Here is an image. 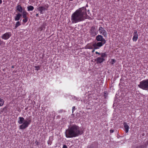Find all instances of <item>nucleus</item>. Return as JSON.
Wrapping results in <instances>:
<instances>
[{"instance_id": "obj_1", "label": "nucleus", "mask_w": 148, "mask_h": 148, "mask_svg": "<svg viewBox=\"0 0 148 148\" xmlns=\"http://www.w3.org/2000/svg\"><path fill=\"white\" fill-rule=\"evenodd\" d=\"M86 9L82 7L77 10L72 15L71 20L73 23H76L84 21L87 18Z\"/></svg>"}, {"instance_id": "obj_2", "label": "nucleus", "mask_w": 148, "mask_h": 148, "mask_svg": "<svg viewBox=\"0 0 148 148\" xmlns=\"http://www.w3.org/2000/svg\"><path fill=\"white\" fill-rule=\"evenodd\" d=\"M83 132L79 127L75 125H73L66 130V137L67 138H71L77 136L81 135Z\"/></svg>"}, {"instance_id": "obj_3", "label": "nucleus", "mask_w": 148, "mask_h": 148, "mask_svg": "<svg viewBox=\"0 0 148 148\" xmlns=\"http://www.w3.org/2000/svg\"><path fill=\"white\" fill-rule=\"evenodd\" d=\"M19 120L18 123L19 124H21L19 126L20 129L24 130L28 127L31 122V119L28 118L27 120L24 119L23 117H20L18 118Z\"/></svg>"}, {"instance_id": "obj_4", "label": "nucleus", "mask_w": 148, "mask_h": 148, "mask_svg": "<svg viewBox=\"0 0 148 148\" xmlns=\"http://www.w3.org/2000/svg\"><path fill=\"white\" fill-rule=\"evenodd\" d=\"M139 88L144 90H148V79L141 82L139 84Z\"/></svg>"}, {"instance_id": "obj_5", "label": "nucleus", "mask_w": 148, "mask_h": 148, "mask_svg": "<svg viewBox=\"0 0 148 148\" xmlns=\"http://www.w3.org/2000/svg\"><path fill=\"white\" fill-rule=\"evenodd\" d=\"M107 56V54L105 53H101V57L97 58L95 59V61L97 64L101 63L105 60L104 58Z\"/></svg>"}, {"instance_id": "obj_6", "label": "nucleus", "mask_w": 148, "mask_h": 148, "mask_svg": "<svg viewBox=\"0 0 148 148\" xmlns=\"http://www.w3.org/2000/svg\"><path fill=\"white\" fill-rule=\"evenodd\" d=\"M90 33L92 36H96L98 34V31L96 30L95 26H92L90 30Z\"/></svg>"}, {"instance_id": "obj_7", "label": "nucleus", "mask_w": 148, "mask_h": 148, "mask_svg": "<svg viewBox=\"0 0 148 148\" xmlns=\"http://www.w3.org/2000/svg\"><path fill=\"white\" fill-rule=\"evenodd\" d=\"M105 43L106 42H101L94 43L93 46L94 47H95V49H99L100 47L103 46Z\"/></svg>"}, {"instance_id": "obj_8", "label": "nucleus", "mask_w": 148, "mask_h": 148, "mask_svg": "<svg viewBox=\"0 0 148 148\" xmlns=\"http://www.w3.org/2000/svg\"><path fill=\"white\" fill-rule=\"evenodd\" d=\"M11 36V33L10 32H6L3 34L1 36L2 39L7 40Z\"/></svg>"}, {"instance_id": "obj_9", "label": "nucleus", "mask_w": 148, "mask_h": 148, "mask_svg": "<svg viewBox=\"0 0 148 148\" xmlns=\"http://www.w3.org/2000/svg\"><path fill=\"white\" fill-rule=\"evenodd\" d=\"M99 31L100 34H102L105 37H107V32L103 28L101 27H99Z\"/></svg>"}, {"instance_id": "obj_10", "label": "nucleus", "mask_w": 148, "mask_h": 148, "mask_svg": "<svg viewBox=\"0 0 148 148\" xmlns=\"http://www.w3.org/2000/svg\"><path fill=\"white\" fill-rule=\"evenodd\" d=\"M96 40L98 41L106 42V40L103 38V36L101 35H98L96 36Z\"/></svg>"}, {"instance_id": "obj_11", "label": "nucleus", "mask_w": 148, "mask_h": 148, "mask_svg": "<svg viewBox=\"0 0 148 148\" xmlns=\"http://www.w3.org/2000/svg\"><path fill=\"white\" fill-rule=\"evenodd\" d=\"M137 140L136 142L134 140H133V144L132 148H139V143L138 138H137Z\"/></svg>"}, {"instance_id": "obj_12", "label": "nucleus", "mask_w": 148, "mask_h": 148, "mask_svg": "<svg viewBox=\"0 0 148 148\" xmlns=\"http://www.w3.org/2000/svg\"><path fill=\"white\" fill-rule=\"evenodd\" d=\"M16 10L19 12H22V11H23L24 9H23L21 6V5L18 4L16 6Z\"/></svg>"}, {"instance_id": "obj_13", "label": "nucleus", "mask_w": 148, "mask_h": 148, "mask_svg": "<svg viewBox=\"0 0 148 148\" xmlns=\"http://www.w3.org/2000/svg\"><path fill=\"white\" fill-rule=\"evenodd\" d=\"M138 38V35L136 31H135L134 32V36L132 38L133 40L134 41H136L137 39Z\"/></svg>"}, {"instance_id": "obj_14", "label": "nucleus", "mask_w": 148, "mask_h": 148, "mask_svg": "<svg viewBox=\"0 0 148 148\" xmlns=\"http://www.w3.org/2000/svg\"><path fill=\"white\" fill-rule=\"evenodd\" d=\"M45 8L43 6H40L38 8V11L40 12L41 14H42L44 13L45 11L46 10Z\"/></svg>"}, {"instance_id": "obj_15", "label": "nucleus", "mask_w": 148, "mask_h": 148, "mask_svg": "<svg viewBox=\"0 0 148 148\" xmlns=\"http://www.w3.org/2000/svg\"><path fill=\"white\" fill-rule=\"evenodd\" d=\"M46 25V23H43L42 25L38 28V30L42 31L44 30L46 28L45 26Z\"/></svg>"}, {"instance_id": "obj_16", "label": "nucleus", "mask_w": 148, "mask_h": 148, "mask_svg": "<svg viewBox=\"0 0 148 148\" xmlns=\"http://www.w3.org/2000/svg\"><path fill=\"white\" fill-rule=\"evenodd\" d=\"M123 125L124 126V127L125 128V132L126 133H128V132L129 130V126L127 125V123L125 122L124 123Z\"/></svg>"}, {"instance_id": "obj_17", "label": "nucleus", "mask_w": 148, "mask_h": 148, "mask_svg": "<svg viewBox=\"0 0 148 148\" xmlns=\"http://www.w3.org/2000/svg\"><path fill=\"white\" fill-rule=\"evenodd\" d=\"M98 145L95 143H93L91 145L88 146L87 148H97Z\"/></svg>"}, {"instance_id": "obj_18", "label": "nucleus", "mask_w": 148, "mask_h": 148, "mask_svg": "<svg viewBox=\"0 0 148 148\" xmlns=\"http://www.w3.org/2000/svg\"><path fill=\"white\" fill-rule=\"evenodd\" d=\"M22 16V15L20 13H18L14 17V20L15 21H19L21 17Z\"/></svg>"}, {"instance_id": "obj_19", "label": "nucleus", "mask_w": 148, "mask_h": 148, "mask_svg": "<svg viewBox=\"0 0 148 148\" xmlns=\"http://www.w3.org/2000/svg\"><path fill=\"white\" fill-rule=\"evenodd\" d=\"M22 14V17L23 18H28L27 16L28 13L25 9H24V10L23 11Z\"/></svg>"}, {"instance_id": "obj_20", "label": "nucleus", "mask_w": 148, "mask_h": 148, "mask_svg": "<svg viewBox=\"0 0 148 148\" xmlns=\"http://www.w3.org/2000/svg\"><path fill=\"white\" fill-rule=\"evenodd\" d=\"M86 48L89 49H92L94 47L93 46V43L92 44L89 43L86 46Z\"/></svg>"}, {"instance_id": "obj_21", "label": "nucleus", "mask_w": 148, "mask_h": 148, "mask_svg": "<svg viewBox=\"0 0 148 148\" xmlns=\"http://www.w3.org/2000/svg\"><path fill=\"white\" fill-rule=\"evenodd\" d=\"M53 140V136H50L49 137V140L47 141V143L48 145H50L52 143Z\"/></svg>"}, {"instance_id": "obj_22", "label": "nucleus", "mask_w": 148, "mask_h": 148, "mask_svg": "<svg viewBox=\"0 0 148 148\" xmlns=\"http://www.w3.org/2000/svg\"><path fill=\"white\" fill-rule=\"evenodd\" d=\"M27 8L28 11H33L34 9V7L32 5H29L27 6Z\"/></svg>"}, {"instance_id": "obj_23", "label": "nucleus", "mask_w": 148, "mask_h": 148, "mask_svg": "<svg viewBox=\"0 0 148 148\" xmlns=\"http://www.w3.org/2000/svg\"><path fill=\"white\" fill-rule=\"evenodd\" d=\"M5 45V43L2 40L0 39V46L3 47Z\"/></svg>"}, {"instance_id": "obj_24", "label": "nucleus", "mask_w": 148, "mask_h": 148, "mask_svg": "<svg viewBox=\"0 0 148 148\" xmlns=\"http://www.w3.org/2000/svg\"><path fill=\"white\" fill-rule=\"evenodd\" d=\"M21 25V24L20 22L19 21H18L16 22V24L15 25V26L14 27V28L15 29L17 28L18 26H20Z\"/></svg>"}, {"instance_id": "obj_25", "label": "nucleus", "mask_w": 148, "mask_h": 148, "mask_svg": "<svg viewBox=\"0 0 148 148\" xmlns=\"http://www.w3.org/2000/svg\"><path fill=\"white\" fill-rule=\"evenodd\" d=\"M4 101L3 99L0 98V107L3 106L4 103Z\"/></svg>"}, {"instance_id": "obj_26", "label": "nucleus", "mask_w": 148, "mask_h": 148, "mask_svg": "<svg viewBox=\"0 0 148 148\" xmlns=\"http://www.w3.org/2000/svg\"><path fill=\"white\" fill-rule=\"evenodd\" d=\"M116 62V60L114 59H112L110 62L111 64L113 65Z\"/></svg>"}, {"instance_id": "obj_27", "label": "nucleus", "mask_w": 148, "mask_h": 148, "mask_svg": "<svg viewBox=\"0 0 148 148\" xmlns=\"http://www.w3.org/2000/svg\"><path fill=\"white\" fill-rule=\"evenodd\" d=\"M29 18H24L22 20V21L24 23H26L28 20Z\"/></svg>"}, {"instance_id": "obj_28", "label": "nucleus", "mask_w": 148, "mask_h": 148, "mask_svg": "<svg viewBox=\"0 0 148 148\" xmlns=\"http://www.w3.org/2000/svg\"><path fill=\"white\" fill-rule=\"evenodd\" d=\"M35 68V70L36 71H38L40 69V66H34Z\"/></svg>"}, {"instance_id": "obj_29", "label": "nucleus", "mask_w": 148, "mask_h": 148, "mask_svg": "<svg viewBox=\"0 0 148 148\" xmlns=\"http://www.w3.org/2000/svg\"><path fill=\"white\" fill-rule=\"evenodd\" d=\"M44 7L45 8V9L46 10L48 8V7H49V5H48V4H45V5H44Z\"/></svg>"}, {"instance_id": "obj_30", "label": "nucleus", "mask_w": 148, "mask_h": 148, "mask_svg": "<svg viewBox=\"0 0 148 148\" xmlns=\"http://www.w3.org/2000/svg\"><path fill=\"white\" fill-rule=\"evenodd\" d=\"M75 107L74 106H73L72 108V111L73 113L74 111L75 110Z\"/></svg>"}, {"instance_id": "obj_31", "label": "nucleus", "mask_w": 148, "mask_h": 148, "mask_svg": "<svg viewBox=\"0 0 148 148\" xmlns=\"http://www.w3.org/2000/svg\"><path fill=\"white\" fill-rule=\"evenodd\" d=\"M95 53L97 54H98L99 55H100V56H101V53H99L97 51H96Z\"/></svg>"}, {"instance_id": "obj_32", "label": "nucleus", "mask_w": 148, "mask_h": 148, "mask_svg": "<svg viewBox=\"0 0 148 148\" xmlns=\"http://www.w3.org/2000/svg\"><path fill=\"white\" fill-rule=\"evenodd\" d=\"M62 148H68L67 146L66 145H64Z\"/></svg>"}, {"instance_id": "obj_33", "label": "nucleus", "mask_w": 148, "mask_h": 148, "mask_svg": "<svg viewBox=\"0 0 148 148\" xmlns=\"http://www.w3.org/2000/svg\"><path fill=\"white\" fill-rule=\"evenodd\" d=\"M114 130H113L111 129L110 130V133H112L114 132Z\"/></svg>"}, {"instance_id": "obj_34", "label": "nucleus", "mask_w": 148, "mask_h": 148, "mask_svg": "<svg viewBox=\"0 0 148 148\" xmlns=\"http://www.w3.org/2000/svg\"><path fill=\"white\" fill-rule=\"evenodd\" d=\"M139 148H145V146H139Z\"/></svg>"}, {"instance_id": "obj_35", "label": "nucleus", "mask_w": 148, "mask_h": 148, "mask_svg": "<svg viewBox=\"0 0 148 148\" xmlns=\"http://www.w3.org/2000/svg\"><path fill=\"white\" fill-rule=\"evenodd\" d=\"M95 49V47L93 48V50L92 51V53H93L95 52V49Z\"/></svg>"}, {"instance_id": "obj_36", "label": "nucleus", "mask_w": 148, "mask_h": 148, "mask_svg": "<svg viewBox=\"0 0 148 148\" xmlns=\"http://www.w3.org/2000/svg\"><path fill=\"white\" fill-rule=\"evenodd\" d=\"M2 3V0H0V4H1Z\"/></svg>"}, {"instance_id": "obj_37", "label": "nucleus", "mask_w": 148, "mask_h": 148, "mask_svg": "<svg viewBox=\"0 0 148 148\" xmlns=\"http://www.w3.org/2000/svg\"><path fill=\"white\" fill-rule=\"evenodd\" d=\"M36 17H38V14H36Z\"/></svg>"}, {"instance_id": "obj_38", "label": "nucleus", "mask_w": 148, "mask_h": 148, "mask_svg": "<svg viewBox=\"0 0 148 148\" xmlns=\"http://www.w3.org/2000/svg\"><path fill=\"white\" fill-rule=\"evenodd\" d=\"M14 66H13H13H12V68H14Z\"/></svg>"}, {"instance_id": "obj_39", "label": "nucleus", "mask_w": 148, "mask_h": 148, "mask_svg": "<svg viewBox=\"0 0 148 148\" xmlns=\"http://www.w3.org/2000/svg\"><path fill=\"white\" fill-rule=\"evenodd\" d=\"M88 7V4H86V7Z\"/></svg>"}, {"instance_id": "obj_40", "label": "nucleus", "mask_w": 148, "mask_h": 148, "mask_svg": "<svg viewBox=\"0 0 148 148\" xmlns=\"http://www.w3.org/2000/svg\"><path fill=\"white\" fill-rule=\"evenodd\" d=\"M3 112V111H1V112Z\"/></svg>"}, {"instance_id": "obj_41", "label": "nucleus", "mask_w": 148, "mask_h": 148, "mask_svg": "<svg viewBox=\"0 0 148 148\" xmlns=\"http://www.w3.org/2000/svg\"><path fill=\"white\" fill-rule=\"evenodd\" d=\"M38 142H37V144H36L37 145H38Z\"/></svg>"}, {"instance_id": "obj_42", "label": "nucleus", "mask_w": 148, "mask_h": 148, "mask_svg": "<svg viewBox=\"0 0 148 148\" xmlns=\"http://www.w3.org/2000/svg\"><path fill=\"white\" fill-rule=\"evenodd\" d=\"M87 11H88V12H89V10H87Z\"/></svg>"}]
</instances>
